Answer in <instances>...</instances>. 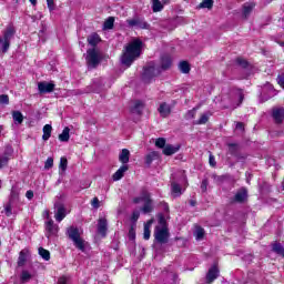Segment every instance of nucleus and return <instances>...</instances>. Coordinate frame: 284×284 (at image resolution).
<instances>
[{"instance_id": "nucleus-34", "label": "nucleus", "mask_w": 284, "mask_h": 284, "mask_svg": "<svg viewBox=\"0 0 284 284\" xmlns=\"http://www.w3.org/2000/svg\"><path fill=\"white\" fill-rule=\"evenodd\" d=\"M179 69L182 74H190V70H192V68L190 67V62L187 61H181L179 64Z\"/></svg>"}, {"instance_id": "nucleus-43", "label": "nucleus", "mask_w": 284, "mask_h": 284, "mask_svg": "<svg viewBox=\"0 0 284 284\" xmlns=\"http://www.w3.org/2000/svg\"><path fill=\"white\" fill-rule=\"evenodd\" d=\"M38 252H39V255L41 256V258H43L44 261L50 260V251H48L43 247H39Z\"/></svg>"}, {"instance_id": "nucleus-54", "label": "nucleus", "mask_w": 284, "mask_h": 284, "mask_svg": "<svg viewBox=\"0 0 284 284\" xmlns=\"http://www.w3.org/2000/svg\"><path fill=\"white\" fill-rule=\"evenodd\" d=\"M12 204L13 203H10V201H9V203L4 207V212H6L7 216H11L12 215Z\"/></svg>"}, {"instance_id": "nucleus-45", "label": "nucleus", "mask_w": 284, "mask_h": 284, "mask_svg": "<svg viewBox=\"0 0 284 284\" xmlns=\"http://www.w3.org/2000/svg\"><path fill=\"white\" fill-rule=\"evenodd\" d=\"M166 140L165 138H159L156 141H155V146L156 148H160L161 150H164L165 146H166Z\"/></svg>"}, {"instance_id": "nucleus-62", "label": "nucleus", "mask_w": 284, "mask_h": 284, "mask_svg": "<svg viewBox=\"0 0 284 284\" xmlns=\"http://www.w3.org/2000/svg\"><path fill=\"white\" fill-rule=\"evenodd\" d=\"M277 83H278V85H281V88H284V77L283 75L277 77Z\"/></svg>"}, {"instance_id": "nucleus-32", "label": "nucleus", "mask_w": 284, "mask_h": 284, "mask_svg": "<svg viewBox=\"0 0 284 284\" xmlns=\"http://www.w3.org/2000/svg\"><path fill=\"white\" fill-rule=\"evenodd\" d=\"M10 203H17V201H19V186L13 185L11 187V194L9 197Z\"/></svg>"}, {"instance_id": "nucleus-21", "label": "nucleus", "mask_w": 284, "mask_h": 284, "mask_svg": "<svg viewBox=\"0 0 284 284\" xmlns=\"http://www.w3.org/2000/svg\"><path fill=\"white\" fill-rule=\"evenodd\" d=\"M105 87V82L103 81V78H97L93 80V83L91 85V92H101L103 88Z\"/></svg>"}, {"instance_id": "nucleus-64", "label": "nucleus", "mask_w": 284, "mask_h": 284, "mask_svg": "<svg viewBox=\"0 0 284 284\" xmlns=\"http://www.w3.org/2000/svg\"><path fill=\"white\" fill-rule=\"evenodd\" d=\"M179 179H180V181H184V183L187 182V178H186L185 174H183V173H180V174H179Z\"/></svg>"}, {"instance_id": "nucleus-6", "label": "nucleus", "mask_w": 284, "mask_h": 284, "mask_svg": "<svg viewBox=\"0 0 284 284\" xmlns=\"http://www.w3.org/2000/svg\"><path fill=\"white\" fill-rule=\"evenodd\" d=\"M101 60L102 58L101 55H99L97 49L92 48L87 50L85 61L89 70H94L99 68Z\"/></svg>"}, {"instance_id": "nucleus-22", "label": "nucleus", "mask_w": 284, "mask_h": 284, "mask_svg": "<svg viewBox=\"0 0 284 284\" xmlns=\"http://www.w3.org/2000/svg\"><path fill=\"white\" fill-rule=\"evenodd\" d=\"M256 8V3L254 2H246L243 4V18L248 19L250 14H252V11Z\"/></svg>"}, {"instance_id": "nucleus-61", "label": "nucleus", "mask_w": 284, "mask_h": 284, "mask_svg": "<svg viewBox=\"0 0 284 284\" xmlns=\"http://www.w3.org/2000/svg\"><path fill=\"white\" fill-rule=\"evenodd\" d=\"M139 216H141V213H139V211H134L132 213V221H139Z\"/></svg>"}, {"instance_id": "nucleus-38", "label": "nucleus", "mask_w": 284, "mask_h": 284, "mask_svg": "<svg viewBox=\"0 0 284 284\" xmlns=\"http://www.w3.org/2000/svg\"><path fill=\"white\" fill-rule=\"evenodd\" d=\"M200 9H205L206 10H212V8H214V0H203L200 4H199Z\"/></svg>"}, {"instance_id": "nucleus-4", "label": "nucleus", "mask_w": 284, "mask_h": 284, "mask_svg": "<svg viewBox=\"0 0 284 284\" xmlns=\"http://www.w3.org/2000/svg\"><path fill=\"white\" fill-rule=\"evenodd\" d=\"M67 236L70 239V241H73V245L77 247V250H80V252H85V240L81 237V233L77 226H69L67 229Z\"/></svg>"}, {"instance_id": "nucleus-40", "label": "nucleus", "mask_w": 284, "mask_h": 284, "mask_svg": "<svg viewBox=\"0 0 284 284\" xmlns=\"http://www.w3.org/2000/svg\"><path fill=\"white\" fill-rule=\"evenodd\" d=\"M160 26H161V28H163V30H169V31H172L176 28L174 24H172V21H170V20L161 21Z\"/></svg>"}, {"instance_id": "nucleus-3", "label": "nucleus", "mask_w": 284, "mask_h": 284, "mask_svg": "<svg viewBox=\"0 0 284 284\" xmlns=\"http://www.w3.org/2000/svg\"><path fill=\"white\" fill-rule=\"evenodd\" d=\"M14 34H17L14 26L8 24L6 30L2 32V37H0V55L8 54L12 39H14Z\"/></svg>"}, {"instance_id": "nucleus-33", "label": "nucleus", "mask_w": 284, "mask_h": 284, "mask_svg": "<svg viewBox=\"0 0 284 284\" xmlns=\"http://www.w3.org/2000/svg\"><path fill=\"white\" fill-rule=\"evenodd\" d=\"M59 141L68 143L70 141V128L65 126L62 133L59 135Z\"/></svg>"}, {"instance_id": "nucleus-41", "label": "nucleus", "mask_w": 284, "mask_h": 284, "mask_svg": "<svg viewBox=\"0 0 284 284\" xmlns=\"http://www.w3.org/2000/svg\"><path fill=\"white\" fill-rule=\"evenodd\" d=\"M104 30H112L114 28V17H109L103 23Z\"/></svg>"}, {"instance_id": "nucleus-8", "label": "nucleus", "mask_w": 284, "mask_h": 284, "mask_svg": "<svg viewBox=\"0 0 284 284\" xmlns=\"http://www.w3.org/2000/svg\"><path fill=\"white\" fill-rule=\"evenodd\" d=\"M154 240L155 243H159V245H165L170 241V230H168V226H155L154 230Z\"/></svg>"}, {"instance_id": "nucleus-5", "label": "nucleus", "mask_w": 284, "mask_h": 284, "mask_svg": "<svg viewBox=\"0 0 284 284\" xmlns=\"http://www.w3.org/2000/svg\"><path fill=\"white\" fill-rule=\"evenodd\" d=\"M245 99V94L243 93L242 89H232L230 91V102L227 105H224L225 109L233 108L236 109L241 103H243Z\"/></svg>"}, {"instance_id": "nucleus-23", "label": "nucleus", "mask_w": 284, "mask_h": 284, "mask_svg": "<svg viewBox=\"0 0 284 284\" xmlns=\"http://www.w3.org/2000/svg\"><path fill=\"white\" fill-rule=\"evenodd\" d=\"M87 41L89 45H92V48H97V45L101 43V37L99 36V33L93 32L87 38Z\"/></svg>"}, {"instance_id": "nucleus-11", "label": "nucleus", "mask_w": 284, "mask_h": 284, "mask_svg": "<svg viewBox=\"0 0 284 284\" xmlns=\"http://www.w3.org/2000/svg\"><path fill=\"white\" fill-rule=\"evenodd\" d=\"M128 26L131 28H141V30H150V23H148L143 18H133L128 20Z\"/></svg>"}, {"instance_id": "nucleus-58", "label": "nucleus", "mask_w": 284, "mask_h": 284, "mask_svg": "<svg viewBox=\"0 0 284 284\" xmlns=\"http://www.w3.org/2000/svg\"><path fill=\"white\" fill-rule=\"evenodd\" d=\"M236 130H241L242 132H245V124L243 122H236Z\"/></svg>"}, {"instance_id": "nucleus-25", "label": "nucleus", "mask_w": 284, "mask_h": 284, "mask_svg": "<svg viewBox=\"0 0 284 284\" xmlns=\"http://www.w3.org/2000/svg\"><path fill=\"white\" fill-rule=\"evenodd\" d=\"M181 150V145H172V144H166L163 149V154L165 156H172V154H176V152Z\"/></svg>"}, {"instance_id": "nucleus-35", "label": "nucleus", "mask_w": 284, "mask_h": 284, "mask_svg": "<svg viewBox=\"0 0 284 284\" xmlns=\"http://www.w3.org/2000/svg\"><path fill=\"white\" fill-rule=\"evenodd\" d=\"M50 136H52V125L45 124V125L43 126L42 140H43V141H48V140L50 139Z\"/></svg>"}, {"instance_id": "nucleus-57", "label": "nucleus", "mask_w": 284, "mask_h": 284, "mask_svg": "<svg viewBox=\"0 0 284 284\" xmlns=\"http://www.w3.org/2000/svg\"><path fill=\"white\" fill-rule=\"evenodd\" d=\"M47 6L50 12H52L54 10V0H47Z\"/></svg>"}, {"instance_id": "nucleus-52", "label": "nucleus", "mask_w": 284, "mask_h": 284, "mask_svg": "<svg viewBox=\"0 0 284 284\" xmlns=\"http://www.w3.org/2000/svg\"><path fill=\"white\" fill-rule=\"evenodd\" d=\"M235 159H236V161H245V160H247V154L246 153H243V152H239V153H236L235 155H233Z\"/></svg>"}, {"instance_id": "nucleus-29", "label": "nucleus", "mask_w": 284, "mask_h": 284, "mask_svg": "<svg viewBox=\"0 0 284 284\" xmlns=\"http://www.w3.org/2000/svg\"><path fill=\"white\" fill-rule=\"evenodd\" d=\"M119 161L120 163L128 165L126 163H130V150L123 149L119 155Z\"/></svg>"}, {"instance_id": "nucleus-46", "label": "nucleus", "mask_w": 284, "mask_h": 284, "mask_svg": "<svg viewBox=\"0 0 284 284\" xmlns=\"http://www.w3.org/2000/svg\"><path fill=\"white\" fill-rule=\"evenodd\" d=\"M196 108H193L192 110H189L186 112V114L184 115V119H186V121H190L191 119H194V116H196Z\"/></svg>"}, {"instance_id": "nucleus-42", "label": "nucleus", "mask_w": 284, "mask_h": 284, "mask_svg": "<svg viewBox=\"0 0 284 284\" xmlns=\"http://www.w3.org/2000/svg\"><path fill=\"white\" fill-rule=\"evenodd\" d=\"M32 278V274H30V272L28 271H22L21 276H20V281L21 283H29Z\"/></svg>"}, {"instance_id": "nucleus-60", "label": "nucleus", "mask_w": 284, "mask_h": 284, "mask_svg": "<svg viewBox=\"0 0 284 284\" xmlns=\"http://www.w3.org/2000/svg\"><path fill=\"white\" fill-rule=\"evenodd\" d=\"M209 163L212 168L216 166V161L214 160V155H210L209 158Z\"/></svg>"}, {"instance_id": "nucleus-14", "label": "nucleus", "mask_w": 284, "mask_h": 284, "mask_svg": "<svg viewBox=\"0 0 284 284\" xmlns=\"http://www.w3.org/2000/svg\"><path fill=\"white\" fill-rule=\"evenodd\" d=\"M13 152L14 150H12L11 145L6 146L3 154L0 155V170L1 168H4V165H8V161H10Z\"/></svg>"}, {"instance_id": "nucleus-20", "label": "nucleus", "mask_w": 284, "mask_h": 284, "mask_svg": "<svg viewBox=\"0 0 284 284\" xmlns=\"http://www.w3.org/2000/svg\"><path fill=\"white\" fill-rule=\"evenodd\" d=\"M272 116L275 123L281 124L284 121V108H276L273 109Z\"/></svg>"}, {"instance_id": "nucleus-48", "label": "nucleus", "mask_w": 284, "mask_h": 284, "mask_svg": "<svg viewBox=\"0 0 284 284\" xmlns=\"http://www.w3.org/2000/svg\"><path fill=\"white\" fill-rule=\"evenodd\" d=\"M210 121V116L207 114H202L201 118L196 121V125H205Z\"/></svg>"}, {"instance_id": "nucleus-17", "label": "nucleus", "mask_w": 284, "mask_h": 284, "mask_svg": "<svg viewBox=\"0 0 284 284\" xmlns=\"http://www.w3.org/2000/svg\"><path fill=\"white\" fill-rule=\"evenodd\" d=\"M220 274L219 266L213 265L206 273V283H214Z\"/></svg>"}, {"instance_id": "nucleus-18", "label": "nucleus", "mask_w": 284, "mask_h": 284, "mask_svg": "<svg viewBox=\"0 0 284 284\" xmlns=\"http://www.w3.org/2000/svg\"><path fill=\"white\" fill-rule=\"evenodd\" d=\"M172 179L171 192L174 196H181V194H183V189H181V184H179V180H176L175 175H172Z\"/></svg>"}, {"instance_id": "nucleus-53", "label": "nucleus", "mask_w": 284, "mask_h": 284, "mask_svg": "<svg viewBox=\"0 0 284 284\" xmlns=\"http://www.w3.org/2000/svg\"><path fill=\"white\" fill-rule=\"evenodd\" d=\"M54 165V159L48 158L44 163V170H50Z\"/></svg>"}, {"instance_id": "nucleus-50", "label": "nucleus", "mask_w": 284, "mask_h": 284, "mask_svg": "<svg viewBox=\"0 0 284 284\" xmlns=\"http://www.w3.org/2000/svg\"><path fill=\"white\" fill-rule=\"evenodd\" d=\"M143 239L144 241H150V224H144Z\"/></svg>"}, {"instance_id": "nucleus-51", "label": "nucleus", "mask_w": 284, "mask_h": 284, "mask_svg": "<svg viewBox=\"0 0 284 284\" xmlns=\"http://www.w3.org/2000/svg\"><path fill=\"white\" fill-rule=\"evenodd\" d=\"M0 103L1 105H8L10 103V97H8V94H1Z\"/></svg>"}, {"instance_id": "nucleus-10", "label": "nucleus", "mask_w": 284, "mask_h": 284, "mask_svg": "<svg viewBox=\"0 0 284 284\" xmlns=\"http://www.w3.org/2000/svg\"><path fill=\"white\" fill-rule=\"evenodd\" d=\"M54 88H57V84H54L53 81H42L38 83L40 94H50L51 92H54Z\"/></svg>"}, {"instance_id": "nucleus-1", "label": "nucleus", "mask_w": 284, "mask_h": 284, "mask_svg": "<svg viewBox=\"0 0 284 284\" xmlns=\"http://www.w3.org/2000/svg\"><path fill=\"white\" fill-rule=\"evenodd\" d=\"M143 40L139 38L126 43L120 57L121 65H123V68H131L134 61L141 59V55L143 54Z\"/></svg>"}, {"instance_id": "nucleus-12", "label": "nucleus", "mask_w": 284, "mask_h": 284, "mask_svg": "<svg viewBox=\"0 0 284 284\" xmlns=\"http://www.w3.org/2000/svg\"><path fill=\"white\" fill-rule=\"evenodd\" d=\"M54 207H55V215H54L55 221L58 223H61V221H63L68 215V213L65 212V206L63 205V203L57 202L54 204Z\"/></svg>"}, {"instance_id": "nucleus-30", "label": "nucleus", "mask_w": 284, "mask_h": 284, "mask_svg": "<svg viewBox=\"0 0 284 284\" xmlns=\"http://www.w3.org/2000/svg\"><path fill=\"white\" fill-rule=\"evenodd\" d=\"M158 159H159V152L152 151L149 154H146L145 164L148 165V168H150L152 165V161H156Z\"/></svg>"}, {"instance_id": "nucleus-63", "label": "nucleus", "mask_w": 284, "mask_h": 284, "mask_svg": "<svg viewBox=\"0 0 284 284\" xmlns=\"http://www.w3.org/2000/svg\"><path fill=\"white\" fill-rule=\"evenodd\" d=\"M26 196H27V199H29V201H32V199H34V192L27 191Z\"/></svg>"}, {"instance_id": "nucleus-39", "label": "nucleus", "mask_w": 284, "mask_h": 284, "mask_svg": "<svg viewBox=\"0 0 284 284\" xmlns=\"http://www.w3.org/2000/svg\"><path fill=\"white\" fill-rule=\"evenodd\" d=\"M151 3L153 12H161V10H163V3H161V0H151Z\"/></svg>"}, {"instance_id": "nucleus-37", "label": "nucleus", "mask_w": 284, "mask_h": 284, "mask_svg": "<svg viewBox=\"0 0 284 284\" xmlns=\"http://www.w3.org/2000/svg\"><path fill=\"white\" fill-rule=\"evenodd\" d=\"M194 236H195L196 241H203V239L205 236V229L201 227V226H196Z\"/></svg>"}, {"instance_id": "nucleus-26", "label": "nucleus", "mask_w": 284, "mask_h": 284, "mask_svg": "<svg viewBox=\"0 0 284 284\" xmlns=\"http://www.w3.org/2000/svg\"><path fill=\"white\" fill-rule=\"evenodd\" d=\"M172 68V58L170 55H163L161 58V67L160 70H170Z\"/></svg>"}, {"instance_id": "nucleus-13", "label": "nucleus", "mask_w": 284, "mask_h": 284, "mask_svg": "<svg viewBox=\"0 0 284 284\" xmlns=\"http://www.w3.org/2000/svg\"><path fill=\"white\" fill-rule=\"evenodd\" d=\"M247 201V189H240L235 195L231 199V203H245Z\"/></svg>"}, {"instance_id": "nucleus-7", "label": "nucleus", "mask_w": 284, "mask_h": 284, "mask_svg": "<svg viewBox=\"0 0 284 284\" xmlns=\"http://www.w3.org/2000/svg\"><path fill=\"white\" fill-rule=\"evenodd\" d=\"M142 80L144 83H150L154 77H159L161 74V68L155 67L154 62H151L143 69Z\"/></svg>"}, {"instance_id": "nucleus-44", "label": "nucleus", "mask_w": 284, "mask_h": 284, "mask_svg": "<svg viewBox=\"0 0 284 284\" xmlns=\"http://www.w3.org/2000/svg\"><path fill=\"white\" fill-rule=\"evenodd\" d=\"M235 63H237L240 68H243V70H247V68H250V62H247V60L243 58H237L235 60Z\"/></svg>"}, {"instance_id": "nucleus-9", "label": "nucleus", "mask_w": 284, "mask_h": 284, "mask_svg": "<svg viewBox=\"0 0 284 284\" xmlns=\"http://www.w3.org/2000/svg\"><path fill=\"white\" fill-rule=\"evenodd\" d=\"M278 92L274 89V85H272L270 82L264 84L262 92L260 94L261 103H265V101H270V99H274Z\"/></svg>"}, {"instance_id": "nucleus-24", "label": "nucleus", "mask_w": 284, "mask_h": 284, "mask_svg": "<svg viewBox=\"0 0 284 284\" xmlns=\"http://www.w3.org/2000/svg\"><path fill=\"white\" fill-rule=\"evenodd\" d=\"M130 170V166L128 164H123L113 175V181H121L122 176H124L125 172Z\"/></svg>"}, {"instance_id": "nucleus-28", "label": "nucleus", "mask_w": 284, "mask_h": 284, "mask_svg": "<svg viewBox=\"0 0 284 284\" xmlns=\"http://www.w3.org/2000/svg\"><path fill=\"white\" fill-rule=\"evenodd\" d=\"M143 108H145V104L143 103V101L138 100L135 101L133 108L131 109V112L133 114H143Z\"/></svg>"}, {"instance_id": "nucleus-2", "label": "nucleus", "mask_w": 284, "mask_h": 284, "mask_svg": "<svg viewBox=\"0 0 284 284\" xmlns=\"http://www.w3.org/2000/svg\"><path fill=\"white\" fill-rule=\"evenodd\" d=\"M133 203L135 205H139V203H144V205L141 207V212L144 214L154 212V201H152V194L150 191H148V189H142L140 196L133 199Z\"/></svg>"}, {"instance_id": "nucleus-16", "label": "nucleus", "mask_w": 284, "mask_h": 284, "mask_svg": "<svg viewBox=\"0 0 284 284\" xmlns=\"http://www.w3.org/2000/svg\"><path fill=\"white\" fill-rule=\"evenodd\" d=\"M45 231H47V239H50V236H54L57 232H59V226L54 225L53 220H49L45 222Z\"/></svg>"}, {"instance_id": "nucleus-36", "label": "nucleus", "mask_w": 284, "mask_h": 284, "mask_svg": "<svg viewBox=\"0 0 284 284\" xmlns=\"http://www.w3.org/2000/svg\"><path fill=\"white\" fill-rule=\"evenodd\" d=\"M12 119L14 123L21 125V123H23V113H21V111H12Z\"/></svg>"}, {"instance_id": "nucleus-59", "label": "nucleus", "mask_w": 284, "mask_h": 284, "mask_svg": "<svg viewBox=\"0 0 284 284\" xmlns=\"http://www.w3.org/2000/svg\"><path fill=\"white\" fill-rule=\"evenodd\" d=\"M202 192H207V180H203L201 184Z\"/></svg>"}, {"instance_id": "nucleus-55", "label": "nucleus", "mask_w": 284, "mask_h": 284, "mask_svg": "<svg viewBox=\"0 0 284 284\" xmlns=\"http://www.w3.org/2000/svg\"><path fill=\"white\" fill-rule=\"evenodd\" d=\"M136 239V232L134 231V227H131L129 230V241H135Z\"/></svg>"}, {"instance_id": "nucleus-49", "label": "nucleus", "mask_w": 284, "mask_h": 284, "mask_svg": "<svg viewBox=\"0 0 284 284\" xmlns=\"http://www.w3.org/2000/svg\"><path fill=\"white\" fill-rule=\"evenodd\" d=\"M59 168L62 172H65L68 170V159L61 158Z\"/></svg>"}, {"instance_id": "nucleus-47", "label": "nucleus", "mask_w": 284, "mask_h": 284, "mask_svg": "<svg viewBox=\"0 0 284 284\" xmlns=\"http://www.w3.org/2000/svg\"><path fill=\"white\" fill-rule=\"evenodd\" d=\"M158 223H159V225H161L160 227H168V221L165 220V215L159 214Z\"/></svg>"}, {"instance_id": "nucleus-56", "label": "nucleus", "mask_w": 284, "mask_h": 284, "mask_svg": "<svg viewBox=\"0 0 284 284\" xmlns=\"http://www.w3.org/2000/svg\"><path fill=\"white\" fill-rule=\"evenodd\" d=\"M99 197H94L91 202L92 207H94V210H99V207H101V205L99 204Z\"/></svg>"}, {"instance_id": "nucleus-31", "label": "nucleus", "mask_w": 284, "mask_h": 284, "mask_svg": "<svg viewBox=\"0 0 284 284\" xmlns=\"http://www.w3.org/2000/svg\"><path fill=\"white\" fill-rule=\"evenodd\" d=\"M28 261V250H22L19 253V257H18V266L19 267H23V265H26V262Z\"/></svg>"}, {"instance_id": "nucleus-19", "label": "nucleus", "mask_w": 284, "mask_h": 284, "mask_svg": "<svg viewBox=\"0 0 284 284\" xmlns=\"http://www.w3.org/2000/svg\"><path fill=\"white\" fill-rule=\"evenodd\" d=\"M158 111L162 119H168V115L172 114V108L166 102L161 103Z\"/></svg>"}, {"instance_id": "nucleus-27", "label": "nucleus", "mask_w": 284, "mask_h": 284, "mask_svg": "<svg viewBox=\"0 0 284 284\" xmlns=\"http://www.w3.org/2000/svg\"><path fill=\"white\" fill-rule=\"evenodd\" d=\"M226 145L229 149V154H231V156H235L241 152V144L239 143H226Z\"/></svg>"}, {"instance_id": "nucleus-15", "label": "nucleus", "mask_w": 284, "mask_h": 284, "mask_svg": "<svg viewBox=\"0 0 284 284\" xmlns=\"http://www.w3.org/2000/svg\"><path fill=\"white\" fill-rule=\"evenodd\" d=\"M98 234H100L102 239H105V236H108V219L100 217L98 220Z\"/></svg>"}]
</instances>
